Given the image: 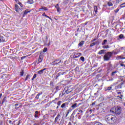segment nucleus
<instances>
[{
    "label": "nucleus",
    "mask_w": 125,
    "mask_h": 125,
    "mask_svg": "<svg viewBox=\"0 0 125 125\" xmlns=\"http://www.w3.org/2000/svg\"><path fill=\"white\" fill-rule=\"evenodd\" d=\"M105 120L107 124L114 125V124H116L117 122V117L113 115H108L105 116Z\"/></svg>",
    "instance_id": "1"
},
{
    "label": "nucleus",
    "mask_w": 125,
    "mask_h": 125,
    "mask_svg": "<svg viewBox=\"0 0 125 125\" xmlns=\"http://www.w3.org/2000/svg\"><path fill=\"white\" fill-rule=\"evenodd\" d=\"M73 90H74V88L73 87H71V86L65 87L63 89L62 93L61 95V97L64 96L65 94H69V93L72 92Z\"/></svg>",
    "instance_id": "2"
},
{
    "label": "nucleus",
    "mask_w": 125,
    "mask_h": 125,
    "mask_svg": "<svg viewBox=\"0 0 125 125\" xmlns=\"http://www.w3.org/2000/svg\"><path fill=\"white\" fill-rule=\"evenodd\" d=\"M77 107H79V105H78V104L74 103V104H72L71 106L67 110V113L65 115V118H67V117H68V115H69V114H70V113H71L72 112V111H73V110H74V109H76V108H77Z\"/></svg>",
    "instance_id": "3"
},
{
    "label": "nucleus",
    "mask_w": 125,
    "mask_h": 125,
    "mask_svg": "<svg viewBox=\"0 0 125 125\" xmlns=\"http://www.w3.org/2000/svg\"><path fill=\"white\" fill-rule=\"evenodd\" d=\"M113 56V53L112 52H108L105 53V54L104 56V61H109L111 58Z\"/></svg>",
    "instance_id": "4"
},
{
    "label": "nucleus",
    "mask_w": 125,
    "mask_h": 125,
    "mask_svg": "<svg viewBox=\"0 0 125 125\" xmlns=\"http://www.w3.org/2000/svg\"><path fill=\"white\" fill-rule=\"evenodd\" d=\"M112 113H115L117 116H119L122 113V107H116L115 110H110Z\"/></svg>",
    "instance_id": "5"
},
{
    "label": "nucleus",
    "mask_w": 125,
    "mask_h": 125,
    "mask_svg": "<svg viewBox=\"0 0 125 125\" xmlns=\"http://www.w3.org/2000/svg\"><path fill=\"white\" fill-rule=\"evenodd\" d=\"M60 63H61V60L56 59L51 63V64L52 65H56L57 66Z\"/></svg>",
    "instance_id": "6"
},
{
    "label": "nucleus",
    "mask_w": 125,
    "mask_h": 125,
    "mask_svg": "<svg viewBox=\"0 0 125 125\" xmlns=\"http://www.w3.org/2000/svg\"><path fill=\"white\" fill-rule=\"evenodd\" d=\"M2 79H3L4 82H7V81H8L10 79V77L8 75L3 74L2 76Z\"/></svg>",
    "instance_id": "7"
},
{
    "label": "nucleus",
    "mask_w": 125,
    "mask_h": 125,
    "mask_svg": "<svg viewBox=\"0 0 125 125\" xmlns=\"http://www.w3.org/2000/svg\"><path fill=\"white\" fill-rule=\"evenodd\" d=\"M42 60H43V55L41 54L39 56V57L37 62V64H39L40 63H42Z\"/></svg>",
    "instance_id": "8"
},
{
    "label": "nucleus",
    "mask_w": 125,
    "mask_h": 125,
    "mask_svg": "<svg viewBox=\"0 0 125 125\" xmlns=\"http://www.w3.org/2000/svg\"><path fill=\"white\" fill-rule=\"evenodd\" d=\"M68 106H69V103L65 102V103H63L61 105V108H62V109H64V108H66V107H68Z\"/></svg>",
    "instance_id": "9"
},
{
    "label": "nucleus",
    "mask_w": 125,
    "mask_h": 125,
    "mask_svg": "<svg viewBox=\"0 0 125 125\" xmlns=\"http://www.w3.org/2000/svg\"><path fill=\"white\" fill-rule=\"evenodd\" d=\"M15 10L16 11V12H19V11H20V10H21V9L20 8H19V6H18V5L15 4Z\"/></svg>",
    "instance_id": "10"
},
{
    "label": "nucleus",
    "mask_w": 125,
    "mask_h": 125,
    "mask_svg": "<svg viewBox=\"0 0 125 125\" xmlns=\"http://www.w3.org/2000/svg\"><path fill=\"white\" fill-rule=\"evenodd\" d=\"M31 12V10L29 9H26L24 11H23V17H25V15H27L28 13H30Z\"/></svg>",
    "instance_id": "11"
},
{
    "label": "nucleus",
    "mask_w": 125,
    "mask_h": 125,
    "mask_svg": "<svg viewBox=\"0 0 125 125\" xmlns=\"http://www.w3.org/2000/svg\"><path fill=\"white\" fill-rule=\"evenodd\" d=\"M60 118H61V116H60V114H58L55 119V121H54L55 124H56V123L58 122V120H59Z\"/></svg>",
    "instance_id": "12"
},
{
    "label": "nucleus",
    "mask_w": 125,
    "mask_h": 125,
    "mask_svg": "<svg viewBox=\"0 0 125 125\" xmlns=\"http://www.w3.org/2000/svg\"><path fill=\"white\" fill-rule=\"evenodd\" d=\"M124 82H122L121 83H120L119 84H118L117 87H116V89H121V88H122V87L123 86V84H124Z\"/></svg>",
    "instance_id": "13"
},
{
    "label": "nucleus",
    "mask_w": 125,
    "mask_h": 125,
    "mask_svg": "<svg viewBox=\"0 0 125 125\" xmlns=\"http://www.w3.org/2000/svg\"><path fill=\"white\" fill-rule=\"evenodd\" d=\"M55 7L56 8L57 11L58 12H60V11H61V9H60V7H59V4H57L55 5Z\"/></svg>",
    "instance_id": "14"
},
{
    "label": "nucleus",
    "mask_w": 125,
    "mask_h": 125,
    "mask_svg": "<svg viewBox=\"0 0 125 125\" xmlns=\"http://www.w3.org/2000/svg\"><path fill=\"white\" fill-rule=\"evenodd\" d=\"M64 74H66V73L65 72H63V73H61V72L58 73L55 77V80H57L59 77H60L61 75H64Z\"/></svg>",
    "instance_id": "15"
},
{
    "label": "nucleus",
    "mask_w": 125,
    "mask_h": 125,
    "mask_svg": "<svg viewBox=\"0 0 125 125\" xmlns=\"http://www.w3.org/2000/svg\"><path fill=\"white\" fill-rule=\"evenodd\" d=\"M116 60H121L122 59H125V57H124L122 56H118L116 57Z\"/></svg>",
    "instance_id": "16"
},
{
    "label": "nucleus",
    "mask_w": 125,
    "mask_h": 125,
    "mask_svg": "<svg viewBox=\"0 0 125 125\" xmlns=\"http://www.w3.org/2000/svg\"><path fill=\"white\" fill-rule=\"evenodd\" d=\"M61 104H62V101H59L57 103L58 106L56 107V109H59V106H61Z\"/></svg>",
    "instance_id": "17"
},
{
    "label": "nucleus",
    "mask_w": 125,
    "mask_h": 125,
    "mask_svg": "<svg viewBox=\"0 0 125 125\" xmlns=\"http://www.w3.org/2000/svg\"><path fill=\"white\" fill-rule=\"evenodd\" d=\"M94 10L95 11V14H97L98 13V8L97 6H94Z\"/></svg>",
    "instance_id": "18"
},
{
    "label": "nucleus",
    "mask_w": 125,
    "mask_h": 125,
    "mask_svg": "<svg viewBox=\"0 0 125 125\" xmlns=\"http://www.w3.org/2000/svg\"><path fill=\"white\" fill-rule=\"evenodd\" d=\"M106 51V50H101L98 53V54H99L100 55H101V54H104L105 53V52Z\"/></svg>",
    "instance_id": "19"
},
{
    "label": "nucleus",
    "mask_w": 125,
    "mask_h": 125,
    "mask_svg": "<svg viewBox=\"0 0 125 125\" xmlns=\"http://www.w3.org/2000/svg\"><path fill=\"white\" fill-rule=\"evenodd\" d=\"M5 42V39L3 36L0 37V43Z\"/></svg>",
    "instance_id": "20"
},
{
    "label": "nucleus",
    "mask_w": 125,
    "mask_h": 125,
    "mask_svg": "<svg viewBox=\"0 0 125 125\" xmlns=\"http://www.w3.org/2000/svg\"><path fill=\"white\" fill-rule=\"evenodd\" d=\"M45 70H46V68H44L38 71V73L39 75H42V74L43 73V71H45Z\"/></svg>",
    "instance_id": "21"
},
{
    "label": "nucleus",
    "mask_w": 125,
    "mask_h": 125,
    "mask_svg": "<svg viewBox=\"0 0 125 125\" xmlns=\"http://www.w3.org/2000/svg\"><path fill=\"white\" fill-rule=\"evenodd\" d=\"M55 89H56V91H58L61 89V87H60V85H57L55 87Z\"/></svg>",
    "instance_id": "22"
},
{
    "label": "nucleus",
    "mask_w": 125,
    "mask_h": 125,
    "mask_svg": "<svg viewBox=\"0 0 125 125\" xmlns=\"http://www.w3.org/2000/svg\"><path fill=\"white\" fill-rule=\"evenodd\" d=\"M81 56H82V53H79L78 56H76L74 55L73 58H79V57H81Z\"/></svg>",
    "instance_id": "23"
},
{
    "label": "nucleus",
    "mask_w": 125,
    "mask_h": 125,
    "mask_svg": "<svg viewBox=\"0 0 125 125\" xmlns=\"http://www.w3.org/2000/svg\"><path fill=\"white\" fill-rule=\"evenodd\" d=\"M27 3H28L29 4H33V3H34V0H27Z\"/></svg>",
    "instance_id": "24"
},
{
    "label": "nucleus",
    "mask_w": 125,
    "mask_h": 125,
    "mask_svg": "<svg viewBox=\"0 0 125 125\" xmlns=\"http://www.w3.org/2000/svg\"><path fill=\"white\" fill-rule=\"evenodd\" d=\"M42 92H41L38 93V94H37V95L36 96L35 98H36V99H39V96H40V95H42Z\"/></svg>",
    "instance_id": "25"
},
{
    "label": "nucleus",
    "mask_w": 125,
    "mask_h": 125,
    "mask_svg": "<svg viewBox=\"0 0 125 125\" xmlns=\"http://www.w3.org/2000/svg\"><path fill=\"white\" fill-rule=\"evenodd\" d=\"M39 114V111H35V114L34 115L35 118H36V119H38V118H39V116L38 115V114Z\"/></svg>",
    "instance_id": "26"
},
{
    "label": "nucleus",
    "mask_w": 125,
    "mask_h": 125,
    "mask_svg": "<svg viewBox=\"0 0 125 125\" xmlns=\"http://www.w3.org/2000/svg\"><path fill=\"white\" fill-rule=\"evenodd\" d=\"M84 44V41H81L78 44L79 46H83V45Z\"/></svg>",
    "instance_id": "27"
},
{
    "label": "nucleus",
    "mask_w": 125,
    "mask_h": 125,
    "mask_svg": "<svg viewBox=\"0 0 125 125\" xmlns=\"http://www.w3.org/2000/svg\"><path fill=\"white\" fill-rule=\"evenodd\" d=\"M29 79H30V75L27 74L26 75V77L25 79L24 80L25 82H26V81H28V80H29Z\"/></svg>",
    "instance_id": "28"
},
{
    "label": "nucleus",
    "mask_w": 125,
    "mask_h": 125,
    "mask_svg": "<svg viewBox=\"0 0 125 125\" xmlns=\"http://www.w3.org/2000/svg\"><path fill=\"white\" fill-rule=\"evenodd\" d=\"M19 105V104H15V109H19L20 108V105L19 106H18Z\"/></svg>",
    "instance_id": "29"
},
{
    "label": "nucleus",
    "mask_w": 125,
    "mask_h": 125,
    "mask_svg": "<svg viewBox=\"0 0 125 125\" xmlns=\"http://www.w3.org/2000/svg\"><path fill=\"white\" fill-rule=\"evenodd\" d=\"M107 5H108L109 6H113V3L109 1L107 2Z\"/></svg>",
    "instance_id": "30"
},
{
    "label": "nucleus",
    "mask_w": 125,
    "mask_h": 125,
    "mask_svg": "<svg viewBox=\"0 0 125 125\" xmlns=\"http://www.w3.org/2000/svg\"><path fill=\"white\" fill-rule=\"evenodd\" d=\"M75 118H78L79 120H81L82 119V116L78 115L77 114H76V115L75 116Z\"/></svg>",
    "instance_id": "31"
},
{
    "label": "nucleus",
    "mask_w": 125,
    "mask_h": 125,
    "mask_svg": "<svg viewBox=\"0 0 125 125\" xmlns=\"http://www.w3.org/2000/svg\"><path fill=\"white\" fill-rule=\"evenodd\" d=\"M42 9L43 10H44L45 11H47L48 10V9L46 7L43 6L42 7Z\"/></svg>",
    "instance_id": "32"
},
{
    "label": "nucleus",
    "mask_w": 125,
    "mask_h": 125,
    "mask_svg": "<svg viewBox=\"0 0 125 125\" xmlns=\"http://www.w3.org/2000/svg\"><path fill=\"white\" fill-rule=\"evenodd\" d=\"M117 98H120V99H123V97H124V95L123 94H121L120 96H117Z\"/></svg>",
    "instance_id": "33"
},
{
    "label": "nucleus",
    "mask_w": 125,
    "mask_h": 125,
    "mask_svg": "<svg viewBox=\"0 0 125 125\" xmlns=\"http://www.w3.org/2000/svg\"><path fill=\"white\" fill-rule=\"evenodd\" d=\"M106 42H107V40H104L103 42L102 43V45H105Z\"/></svg>",
    "instance_id": "34"
},
{
    "label": "nucleus",
    "mask_w": 125,
    "mask_h": 125,
    "mask_svg": "<svg viewBox=\"0 0 125 125\" xmlns=\"http://www.w3.org/2000/svg\"><path fill=\"white\" fill-rule=\"evenodd\" d=\"M118 73V71H113L111 73V76H115V74H117Z\"/></svg>",
    "instance_id": "35"
},
{
    "label": "nucleus",
    "mask_w": 125,
    "mask_h": 125,
    "mask_svg": "<svg viewBox=\"0 0 125 125\" xmlns=\"http://www.w3.org/2000/svg\"><path fill=\"white\" fill-rule=\"evenodd\" d=\"M23 75H24V70H21V72H20L21 77H23Z\"/></svg>",
    "instance_id": "36"
},
{
    "label": "nucleus",
    "mask_w": 125,
    "mask_h": 125,
    "mask_svg": "<svg viewBox=\"0 0 125 125\" xmlns=\"http://www.w3.org/2000/svg\"><path fill=\"white\" fill-rule=\"evenodd\" d=\"M50 86H52V87H53L54 86V84L53 82H52V81L50 82Z\"/></svg>",
    "instance_id": "37"
},
{
    "label": "nucleus",
    "mask_w": 125,
    "mask_h": 125,
    "mask_svg": "<svg viewBox=\"0 0 125 125\" xmlns=\"http://www.w3.org/2000/svg\"><path fill=\"white\" fill-rule=\"evenodd\" d=\"M111 89H112V87H107V88L105 89V91H107V90H111Z\"/></svg>",
    "instance_id": "38"
},
{
    "label": "nucleus",
    "mask_w": 125,
    "mask_h": 125,
    "mask_svg": "<svg viewBox=\"0 0 125 125\" xmlns=\"http://www.w3.org/2000/svg\"><path fill=\"white\" fill-rule=\"evenodd\" d=\"M37 78V74H35L33 77V78H32V81H34V80H35V79Z\"/></svg>",
    "instance_id": "39"
},
{
    "label": "nucleus",
    "mask_w": 125,
    "mask_h": 125,
    "mask_svg": "<svg viewBox=\"0 0 125 125\" xmlns=\"http://www.w3.org/2000/svg\"><path fill=\"white\" fill-rule=\"evenodd\" d=\"M120 7L123 8V7H125V3H123L120 5Z\"/></svg>",
    "instance_id": "40"
},
{
    "label": "nucleus",
    "mask_w": 125,
    "mask_h": 125,
    "mask_svg": "<svg viewBox=\"0 0 125 125\" xmlns=\"http://www.w3.org/2000/svg\"><path fill=\"white\" fill-rule=\"evenodd\" d=\"M5 101H6V97H4L2 101V104H3V103H4V102H5Z\"/></svg>",
    "instance_id": "41"
},
{
    "label": "nucleus",
    "mask_w": 125,
    "mask_h": 125,
    "mask_svg": "<svg viewBox=\"0 0 125 125\" xmlns=\"http://www.w3.org/2000/svg\"><path fill=\"white\" fill-rule=\"evenodd\" d=\"M103 48H105L106 49H107V48H109V45H104L103 46Z\"/></svg>",
    "instance_id": "42"
},
{
    "label": "nucleus",
    "mask_w": 125,
    "mask_h": 125,
    "mask_svg": "<svg viewBox=\"0 0 125 125\" xmlns=\"http://www.w3.org/2000/svg\"><path fill=\"white\" fill-rule=\"evenodd\" d=\"M123 38H125V37H124V34H120V35H119V39H123Z\"/></svg>",
    "instance_id": "43"
},
{
    "label": "nucleus",
    "mask_w": 125,
    "mask_h": 125,
    "mask_svg": "<svg viewBox=\"0 0 125 125\" xmlns=\"http://www.w3.org/2000/svg\"><path fill=\"white\" fill-rule=\"evenodd\" d=\"M80 60H81V61H83V62H84V57H81L80 58Z\"/></svg>",
    "instance_id": "44"
},
{
    "label": "nucleus",
    "mask_w": 125,
    "mask_h": 125,
    "mask_svg": "<svg viewBox=\"0 0 125 125\" xmlns=\"http://www.w3.org/2000/svg\"><path fill=\"white\" fill-rule=\"evenodd\" d=\"M124 0H116V3H120L121 1H123Z\"/></svg>",
    "instance_id": "45"
},
{
    "label": "nucleus",
    "mask_w": 125,
    "mask_h": 125,
    "mask_svg": "<svg viewBox=\"0 0 125 125\" xmlns=\"http://www.w3.org/2000/svg\"><path fill=\"white\" fill-rule=\"evenodd\" d=\"M59 99H60V98H56L55 99V100H53L52 101V102H54V103H55V101H56V100H59Z\"/></svg>",
    "instance_id": "46"
},
{
    "label": "nucleus",
    "mask_w": 125,
    "mask_h": 125,
    "mask_svg": "<svg viewBox=\"0 0 125 125\" xmlns=\"http://www.w3.org/2000/svg\"><path fill=\"white\" fill-rule=\"evenodd\" d=\"M121 91H122V90H119V91L117 92V94H118V95L122 94V92Z\"/></svg>",
    "instance_id": "47"
},
{
    "label": "nucleus",
    "mask_w": 125,
    "mask_h": 125,
    "mask_svg": "<svg viewBox=\"0 0 125 125\" xmlns=\"http://www.w3.org/2000/svg\"><path fill=\"white\" fill-rule=\"evenodd\" d=\"M78 112H79V113H81L82 114H83V110L80 109H79L78 110Z\"/></svg>",
    "instance_id": "48"
},
{
    "label": "nucleus",
    "mask_w": 125,
    "mask_h": 125,
    "mask_svg": "<svg viewBox=\"0 0 125 125\" xmlns=\"http://www.w3.org/2000/svg\"><path fill=\"white\" fill-rule=\"evenodd\" d=\"M94 45H95L94 43L92 42V43L90 44V47H92V46H94Z\"/></svg>",
    "instance_id": "49"
},
{
    "label": "nucleus",
    "mask_w": 125,
    "mask_h": 125,
    "mask_svg": "<svg viewBox=\"0 0 125 125\" xmlns=\"http://www.w3.org/2000/svg\"><path fill=\"white\" fill-rule=\"evenodd\" d=\"M94 125H102V124H101V123L99 122V123H95Z\"/></svg>",
    "instance_id": "50"
},
{
    "label": "nucleus",
    "mask_w": 125,
    "mask_h": 125,
    "mask_svg": "<svg viewBox=\"0 0 125 125\" xmlns=\"http://www.w3.org/2000/svg\"><path fill=\"white\" fill-rule=\"evenodd\" d=\"M96 103H97L96 101H95L94 103H92V104H91V106H94V105L96 104Z\"/></svg>",
    "instance_id": "51"
},
{
    "label": "nucleus",
    "mask_w": 125,
    "mask_h": 125,
    "mask_svg": "<svg viewBox=\"0 0 125 125\" xmlns=\"http://www.w3.org/2000/svg\"><path fill=\"white\" fill-rule=\"evenodd\" d=\"M18 4H19V5H20L21 7H23V4L21 3V2H20Z\"/></svg>",
    "instance_id": "52"
},
{
    "label": "nucleus",
    "mask_w": 125,
    "mask_h": 125,
    "mask_svg": "<svg viewBox=\"0 0 125 125\" xmlns=\"http://www.w3.org/2000/svg\"><path fill=\"white\" fill-rule=\"evenodd\" d=\"M47 51V48H44L43 50V52H46Z\"/></svg>",
    "instance_id": "53"
},
{
    "label": "nucleus",
    "mask_w": 125,
    "mask_h": 125,
    "mask_svg": "<svg viewBox=\"0 0 125 125\" xmlns=\"http://www.w3.org/2000/svg\"><path fill=\"white\" fill-rule=\"evenodd\" d=\"M8 123L10 124V125H13V123H12V121L11 120H9Z\"/></svg>",
    "instance_id": "54"
},
{
    "label": "nucleus",
    "mask_w": 125,
    "mask_h": 125,
    "mask_svg": "<svg viewBox=\"0 0 125 125\" xmlns=\"http://www.w3.org/2000/svg\"><path fill=\"white\" fill-rule=\"evenodd\" d=\"M44 17H47V18H49V19H50V20H52V19L51 18H50V17H49V16H47V15H45Z\"/></svg>",
    "instance_id": "55"
},
{
    "label": "nucleus",
    "mask_w": 125,
    "mask_h": 125,
    "mask_svg": "<svg viewBox=\"0 0 125 125\" xmlns=\"http://www.w3.org/2000/svg\"><path fill=\"white\" fill-rule=\"evenodd\" d=\"M93 43H94V45H96V44H97L99 43V42L98 41H96Z\"/></svg>",
    "instance_id": "56"
},
{
    "label": "nucleus",
    "mask_w": 125,
    "mask_h": 125,
    "mask_svg": "<svg viewBox=\"0 0 125 125\" xmlns=\"http://www.w3.org/2000/svg\"><path fill=\"white\" fill-rule=\"evenodd\" d=\"M119 9H117L115 10H114V12H115V13H117V12H119Z\"/></svg>",
    "instance_id": "57"
},
{
    "label": "nucleus",
    "mask_w": 125,
    "mask_h": 125,
    "mask_svg": "<svg viewBox=\"0 0 125 125\" xmlns=\"http://www.w3.org/2000/svg\"><path fill=\"white\" fill-rule=\"evenodd\" d=\"M15 1H16V2L17 3H18V4H19L20 2V1H19V0H14Z\"/></svg>",
    "instance_id": "58"
},
{
    "label": "nucleus",
    "mask_w": 125,
    "mask_h": 125,
    "mask_svg": "<svg viewBox=\"0 0 125 125\" xmlns=\"http://www.w3.org/2000/svg\"><path fill=\"white\" fill-rule=\"evenodd\" d=\"M96 40L97 39L95 38V39H93L92 40H91V42H95V41H96Z\"/></svg>",
    "instance_id": "59"
},
{
    "label": "nucleus",
    "mask_w": 125,
    "mask_h": 125,
    "mask_svg": "<svg viewBox=\"0 0 125 125\" xmlns=\"http://www.w3.org/2000/svg\"><path fill=\"white\" fill-rule=\"evenodd\" d=\"M120 66H121L122 67H125V64L123 63H121Z\"/></svg>",
    "instance_id": "60"
},
{
    "label": "nucleus",
    "mask_w": 125,
    "mask_h": 125,
    "mask_svg": "<svg viewBox=\"0 0 125 125\" xmlns=\"http://www.w3.org/2000/svg\"><path fill=\"white\" fill-rule=\"evenodd\" d=\"M68 125H73V123L69 122L68 124Z\"/></svg>",
    "instance_id": "61"
},
{
    "label": "nucleus",
    "mask_w": 125,
    "mask_h": 125,
    "mask_svg": "<svg viewBox=\"0 0 125 125\" xmlns=\"http://www.w3.org/2000/svg\"><path fill=\"white\" fill-rule=\"evenodd\" d=\"M25 58H26L25 56H23V57H21V60H23V59H24Z\"/></svg>",
    "instance_id": "62"
},
{
    "label": "nucleus",
    "mask_w": 125,
    "mask_h": 125,
    "mask_svg": "<svg viewBox=\"0 0 125 125\" xmlns=\"http://www.w3.org/2000/svg\"><path fill=\"white\" fill-rule=\"evenodd\" d=\"M99 92V91H97V92L94 94V95L97 96V95L98 94Z\"/></svg>",
    "instance_id": "63"
},
{
    "label": "nucleus",
    "mask_w": 125,
    "mask_h": 125,
    "mask_svg": "<svg viewBox=\"0 0 125 125\" xmlns=\"http://www.w3.org/2000/svg\"><path fill=\"white\" fill-rule=\"evenodd\" d=\"M45 13H43L42 14V16H45Z\"/></svg>",
    "instance_id": "64"
}]
</instances>
